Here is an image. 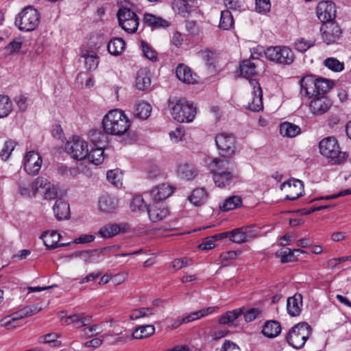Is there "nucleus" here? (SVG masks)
Masks as SVG:
<instances>
[{
	"label": "nucleus",
	"instance_id": "6",
	"mask_svg": "<svg viewBox=\"0 0 351 351\" xmlns=\"http://www.w3.org/2000/svg\"><path fill=\"white\" fill-rule=\"evenodd\" d=\"M312 331L311 326L307 322H300L289 330L286 339L291 346L300 349L304 347Z\"/></svg>",
	"mask_w": 351,
	"mask_h": 351
},
{
	"label": "nucleus",
	"instance_id": "10",
	"mask_svg": "<svg viewBox=\"0 0 351 351\" xmlns=\"http://www.w3.org/2000/svg\"><path fill=\"white\" fill-rule=\"evenodd\" d=\"M258 232L251 226H243L230 231V240L233 243H243L255 239Z\"/></svg>",
	"mask_w": 351,
	"mask_h": 351
},
{
	"label": "nucleus",
	"instance_id": "58",
	"mask_svg": "<svg viewBox=\"0 0 351 351\" xmlns=\"http://www.w3.org/2000/svg\"><path fill=\"white\" fill-rule=\"evenodd\" d=\"M256 10L261 14H266L271 9L269 0H256Z\"/></svg>",
	"mask_w": 351,
	"mask_h": 351
},
{
	"label": "nucleus",
	"instance_id": "63",
	"mask_svg": "<svg viewBox=\"0 0 351 351\" xmlns=\"http://www.w3.org/2000/svg\"><path fill=\"white\" fill-rule=\"evenodd\" d=\"M215 246V241L213 237L205 238L201 244L199 245V248L204 250L213 249Z\"/></svg>",
	"mask_w": 351,
	"mask_h": 351
},
{
	"label": "nucleus",
	"instance_id": "9",
	"mask_svg": "<svg viewBox=\"0 0 351 351\" xmlns=\"http://www.w3.org/2000/svg\"><path fill=\"white\" fill-rule=\"evenodd\" d=\"M65 149L72 158L79 160L86 158L88 155V145L79 136H73L72 140L68 141Z\"/></svg>",
	"mask_w": 351,
	"mask_h": 351
},
{
	"label": "nucleus",
	"instance_id": "12",
	"mask_svg": "<svg viewBox=\"0 0 351 351\" xmlns=\"http://www.w3.org/2000/svg\"><path fill=\"white\" fill-rule=\"evenodd\" d=\"M317 18L324 24L332 23L336 16L335 4L330 1H321L316 8Z\"/></svg>",
	"mask_w": 351,
	"mask_h": 351
},
{
	"label": "nucleus",
	"instance_id": "35",
	"mask_svg": "<svg viewBox=\"0 0 351 351\" xmlns=\"http://www.w3.org/2000/svg\"><path fill=\"white\" fill-rule=\"evenodd\" d=\"M155 332V327L154 325L147 324L141 326L135 329L132 333V338L136 339H141L148 337L153 335Z\"/></svg>",
	"mask_w": 351,
	"mask_h": 351
},
{
	"label": "nucleus",
	"instance_id": "8",
	"mask_svg": "<svg viewBox=\"0 0 351 351\" xmlns=\"http://www.w3.org/2000/svg\"><path fill=\"white\" fill-rule=\"evenodd\" d=\"M215 144L222 156H232L235 150L234 136L228 133H221L215 136Z\"/></svg>",
	"mask_w": 351,
	"mask_h": 351
},
{
	"label": "nucleus",
	"instance_id": "56",
	"mask_svg": "<svg viewBox=\"0 0 351 351\" xmlns=\"http://www.w3.org/2000/svg\"><path fill=\"white\" fill-rule=\"evenodd\" d=\"M138 18L128 20L125 22L120 23L119 25L128 33H134L138 27L139 22Z\"/></svg>",
	"mask_w": 351,
	"mask_h": 351
},
{
	"label": "nucleus",
	"instance_id": "26",
	"mask_svg": "<svg viewBox=\"0 0 351 351\" xmlns=\"http://www.w3.org/2000/svg\"><path fill=\"white\" fill-rule=\"evenodd\" d=\"M194 0H172L171 6L173 10L182 17H189L191 13V2Z\"/></svg>",
	"mask_w": 351,
	"mask_h": 351
},
{
	"label": "nucleus",
	"instance_id": "62",
	"mask_svg": "<svg viewBox=\"0 0 351 351\" xmlns=\"http://www.w3.org/2000/svg\"><path fill=\"white\" fill-rule=\"evenodd\" d=\"M101 332V327L99 324H95L84 329V335L89 337L97 335Z\"/></svg>",
	"mask_w": 351,
	"mask_h": 351
},
{
	"label": "nucleus",
	"instance_id": "20",
	"mask_svg": "<svg viewBox=\"0 0 351 351\" xmlns=\"http://www.w3.org/2000/svg\"><path fill=\"white\" fill-rule=\"evenodd\" d=\"M301 94L308 97L317 96L316 78L312 75H307L300 81Z\"/></svg>",
	"mask_w": 351,
	"mask_h": 351
},
{
	"label": "nucleus",
	"instance_id": "34",
	"mask_svg": "<svg viewBox=\"0 0 351 351\" xmlns=\"http://www.w3.org/2000/svg\"><path fill=\"white\" fill-rule=\"evenodd\" d=\"M241 198L239 196L233 195L224 199L219 205V208L223 211H229L241 206Z\"/></svg>",
	"mask_w": 351,
	"mask_h": 351
},
{
	"label": "nucleus",
	"instance_id": "3",
	"mask_svg": "<svg viewBox=\"0 0 351 351\" xmlns=\"http://www.w3.org/2000/svg\"><path fill=\"white\" fill-rule=\"evenodd\" d=\"M320 154L332 165H340L348 158V154L342 152L337 140L333 136L323 138L319 143Z\"/></svg>",
	"mask_w": 351,
	"mask_h": 351
},
{
	"label": "nucleus",
	"instance_id": "46",
	"mask_svg": "<svg viewBox=\"0 0 351 351\" xmlns=\"http://www.w3.org/2000/svg\"><path fill=\"white\" fill-rule=\"evenodd\" d=\"M332 86L331 81L326 78H316L317 96L324 95Z\"/></svg>",
	"mask_w": 351,
	"mask_h": 351
},
{
	"label": "nucleus",
	"instance_id": "54",
	"mask_svg": "<svg viewBox=\"0 0 351 351\" xmlns=\"http://www.w3.org/2000/svg\"><path fill=\"white\" fill-rule=\"evenodd\" d=\"M106 133H103L99 130H92L90 132V137L91 141L99 146L104 145L107 141Z\"/></svg>",
	"mask_w": 351,
	"mask_h": 351
},
{
	"label": "nucleus",
	"instance_id": "27",
	"mask_svg": "<svg viewBox=\"0 0 351 351\" xmlns=\"http://www.w3.org/2000/svg\"><path fill=\"white\" fill-rule=\"evenodd\" d=\"M172 193V187L166 183L158 185L150 191V195L155 201L165 199L169 197Z\"/></svg>",
	"mask_w": 351,
	"mask_h": 351
},
{
	"label": "nucleus",
	"instance_id": "55",
	"mask_svg": "<svg viewBox=\"0 0 351 351\" xmlns=\"http://www.w3.org/2000/svg\"><path fill=\"white\" fill-rule=\"evenodd\" d=\"M324 65L335 72L341 71L344 68L343 63L335 58H326L324 60Z\"/></svg>",
	"mask_w": 351,
	"mask_h": 351
},
{
	"label": "nucleus",
	"instance_id": "24",
	"mask_svg": "<svg viewBox=\"0 0 351 351\" xmlns=\"http://www.w3.org/2000/svg\"><path fill=\"white\" fill-rule=\"evenodd\" d=\"M117 199L115 197L109 195H104L101 196L98 201L99 210L106 213L114 211L117 208Z\"/></svg>",
	"mask_w": 351,
	"mask_h": 351
},
{
	"label": "nucleus",
	"instance_id": "2",
	"mask_svg": "<svg viewBox=\"0 0 351 351\" xmlns=\"http://www.w3.org/2000/svg\"><path fill=\"white\" fill-rule=\"evenodd\" d=\"M104 132L108 134L121 135L130 127V121L123 111L115 109L110 110L102 121Z\"/></svg>",
	"mask_w": 351,
	"mask_h": 351
},
{
	"label": "nucleus",
	"instance_id": "14",
	"mask_svg": "<svg viewBox=\"0 0 351 351\" xmlns=\"http://www.w3.org/2000/svg\"><path fill=\"white\" fill-rule=\"evenodd\" d=\"M24 169L28 174H38L42 164L40 156L34 151L28 152L23 160Z\"/></svg>",
	"mask_w": 351,
	"mask_h": 351
},
{
	"label": "nucleus",
	"instance_id": "17",
	"mask_svg": "<svg viewBox=\"0 0 351 351\" xmlns=\"http://www.w3.org/2000/svg\"><path fill=\"white\" fill-rule=\"evenodd\" d=\"M108 250V247H104L89 251H80L76 252L73 256L81 258L86 264L98 263L102 260L103 254Z\"/></svg>",
	"mask_w": 351,
	"mask_h": 351
},
{
	"label": "nucleus",
	"instance_id": "36",
	"mask_svg": "<svg viewBox=\"0 0 351 351\" xmlns=\"http://www.w3.org/2000/svg\"><path fill=\"white\" fill-rule=\"evenodd\" d=\"M143 22L152 27H163L168 26L167 21L160 17L149 13L144 14Z\"/></svg>",
	"mask_w": 351,
	"mask_h": 351
},
{
	"label": "nucleus",
	"instance_id": "60",
	"mask_svg": "<svg viewBox=\"0 0 351 351\" xmlns=\"http://www.w3.org/2000/svg\"><path fill=\"white\" fill-rule=\"evenodd\" d=\"M314 45V42L304 38L297 40L295 43V49L300 52H304Z\"/></svg>",
	"mask_w": 351,
	"mask_h": 351
},
{
	"label": "nucleus",
	"instance_id": "61",
	"mask_svg": "<svg viewBox=\"0 0 351 351\" xmlns=\"http://www.w3.org/2000/svg\"><path fill=\"white\" fill-rule=\"evenodd\" d=\"M185 134L184 130L182 127H178L176 130L172 131L170 132L169 135L172 140L174 141V142L178 143L182 140V138L184 137Z\"/></svg>",
	"mask_w": 351,
	"mask_h": 351
},
{
	"label": "nucleus",
	"instance_id": "31",
	"mask_svg": "<svg viewBox=\"0 0 351 351\" xmlns=\"http://www.w3.org/2000/svg\"><path fill=\"white\" fill-rule=\"evenodd\" d=\"M208 194L204 188L193 190L192 194L188 197L189 202L196 206H199L205 203Z\"/></svg>",
	"mask_w": 351,
	"mask_h": 351
},
{
	"label": "nucleus",
	"instance_id": "59",
	"mask_svg": "<svg viewBox=\"0 0 351 351\" xmlns=\"http://www.w3.org/2000/svg\"><path fill=\"white\" fill-rule=\"evenodd\" d=\"M15 147V143L12 141H6L0 152V156L3 160L8 158Z\"/></svg>",
	"mask_w": 351,
	"mask_h": 351
},
{
	"label": "nucleus",
	"instance_id": "4",
	"mask_svg": "<svg viewBox=\"0 0 351 351\" xmlns=\"http://www.w3.org/2000/svg\"><path fill=\"white\" fill-rule=\"evenodd\" d=\"M40 15L32 6H27L19 12L15 19V25L23 32L34 30L39 25Z\"/></svg>",
	"mask_w": 351,
	"mask_h": 351
},
{
	"label": "nucleus",
	"instance_id": "47",
	"mask_svg": "<svg viewBox=\"0 0 351 351\" xmlns=\"http://www.w3.org/2000/svg\"><path fill=\"white\" fill-rule=\"evenodd\" d=\"M156 311L153 308L142 307L133 310L130 315V318L132 320H135L154 315Z\"/></svg>",
	"mask_w": 351,
	"mask_h": 351
},
{
	"label": "nucleus",
	"instance_id": "51",
	"mask_svg": "<svg viewBox=\"0 0 351 351\" xmlns=\"http://www.w3.org/2000/svg\"><path fill=\"white\" fill-rule=\"evenodd\" d=\"M152 112V106L147 102L143 101L137 104L136 108V116L140 119H147Z\"/></svg>",
	"mask_w": 351,
	"mask_h": 351
},
{
	"label": "nucleus",
	"instance_id": "5",
	"mask_svg": "<svg viewBox=\"0 0 351 351\" xmlns=\"http://www.w3.org/2000/svg\"><path fill=\"white\" fill-rule=\"evenodd\" d=\"M258 55L264 53L265 58L277 64L289 65L295 59L292 50L287 47H269L266 49L258 48L256 49Z\"/></svg>",
	"mask_w": 351,
	"mask_h": 351
},
{
	"label": "nucleus",
	"instance_id": "18",
	"mask_svg": "<svg viewBox=\"0 0 351 351\" xmlns=\"http://www.w3.org/2000/svg\"><path fill=\"white\" fill-rule=\"evenodd\" d=\"M287 186L290 189V194L286 195V199L289 200H295L302 195L304 192L303 182L298 179H293L283 182L280 185V189Z\"/></svg>",
	"mask_w": 351,
	"mask_h": 351
},
{
	"label": "nucleus",
	"instance_id": "42",
	"mask_svg": "<svg viewBox=\"0 0 351 351\" xmlns=\"http://www.w3.org/2000/svg\"><path fill=\"white\" fill-rule=\"evenodd\" d=\"M121 231V228L117 224H107L100 228L99 235L103 238H110L117 235Z\"/></svg>",
	"mask_w": 351,
	"mask_h": 351
},
{
	"label": "nucleus",
	"instance_id": "28",
	"mask_svg": "<svg viewBox=\"0 0 351 351\" xmlns=\"http://www.w3.org/2000/svg\"><path fill=\"white\" fill-rule=\"evenodd\" d=\"M281 332V326L278 322L274 320L267 321L265 323L262 332L269 338L277 337Z\"/></svg>",
	"mask_w": 351,
	"mask_h": 351
},
{
	"label": "nucleus",
	"instance_id": "48",
	"mask_svg": "<svg viewBox=\"0 0 351 351\" xmlns=\"http://www.w3.org/2000/svg\"><path fill=\"white\" fill-rule=\"evenodd\" d=\"M255 69V64L249 60H243L240 65L241 74L247 79L250 78L256 73Z\"/></svg>",
	"mask_w": 351,
	"mask_h": 351
},
{
	"label": "nucleus",
	"instance_id": "44",
	"mask_svg": "<svg viewBox=\"0 0 351 351\" xmlns=\"http://www.w3.org/2000/svg\"><path fill=\"white\" fill-rule=\"evenodd\" d=\"M151 80L144 71H138L135 80V86L140 90H143L150 86Z\"/></svg>",
	"mask_w": 351,
	"mask_h": 351
},
{
	"label": "nucleus",
	"instance_id": "41",
	"mask_svg": "<svg viewBox=\"0 0 351 351\" xmlns=\"http://www.w3.org/2000/svg\"><path fill=\"white\" fill-rule=\"evenodd\" d=\"M234 20L229 10H223L221 12V18L219 27L223 30H228L232 27Z\"/></svg>",
	"mask_w": 351,
	"mask_h": 351
},
{
	"label": "nucleus",
	"instance_id": "45",
	"mask_svg": "<svg viewBox=\"0 0 351 351\" xmlns=\"http://www.w3.org/2000/svg\"><path fill=\"white\" fill-rule=\"evenodd\" d=\"M295 252H306L300 249L291 250L290 248H285L282 250L278 251L277 252V255L280 256L281 262L285 263L295 261Z\"/></svg>",
	"mask_w": 351,
	"mask_h": 351
},
{
	"label": "nucleus",
	"instance_id": "49",
	"mask_svg": "<svg viewBox=\"0 0 351 351\" xmlns=\"http://www.w3.org/2000/svg\"><path fill=\"white\" fill-rule=\"evenodd\" d=\"M178 173L182 178L190 180L195 176L194 167L190 164H182L178 167Z\"/></svg>",
	"mask_w": 351,
	"mask_h": 351
},
{
	"label": "nucleus",
	"instance_id": "40",
	"mask_svg": "<svg viewBox=\"0 0 351 351\" xmlns=\"http://www.w3.org/2000/svg\"><path fill=\"white\" fill-rule=\"evenodd\" d=\"M86 158L95 165H98L101 164L104 159L102 147L98 146L97 147L92 148L90 152L88 151Z\"/></svg>",
	"mask_w": 351,
	"mask_h": 351
},
{
	"label": "nucleus",
	"instance_id": "11",
	"mask_svg": "<svg viewBox=\"0 0 351 351\" xmlns=\"http://www.w3.org/2000/svg\"><path fill=\"white\" fill-rule=\"evenodd\" d=\"M249 84L252 88V98L247 104V108L252 111L258 112L263 108V91L258 82L255 79H250Z\"/></svg>",
	"mask_w": 351,
	"mask_h": 351
},
{
	"label": "nucleus",
	"instance_id": "32",
	"mask_svg": "<svg viewBox=\"0 0 351 351\" xmlns=\"http://www.w3.org/2000/svg\"><path fill=\"white\" fill-rule=\"evenodd\" d=\"M217 308L214 306L208 307L206 308L201 309L199 311L193 312L191 313L189 315L182 318L181 321L179 322L178 325L183 323H188L191 321H193L197 319H199L202 317H204L207 315H209L213 313Z\"/></svg>",
	"mask_w": 351,
	"mask_h": 351
},
{
	"label": "nucleus",
	"instance_id": "16",
	"mask_svg": "<svg viewBox=\"0 0 351 351\" xmlns=\"http://www.w3.org/2000/svg\"><path fill=\"white\" fill-rule=\"evenodd\" d=\"M36 184H38V193L43 194L45 199L52 200L57 197V189L47 179L38 177L36 179Z\"/></svg>",
	"mask_w": 351,
	"mask_h": 351
},
{
	"label": "nucleus",
	"instance_id": "53",
	"mask_svg": "<svg viewBox=\"0 0 351 351\" xmlns=\"http://www.w3.org/2000/svg\"><path fill=\"white\" fill-rule=\"evenodd\" d=\"M130 208L132 211H148L149 209L147 204L145 203L143 198L140 195L136 196L133 198L130 204Z\"/></svg>",
	"mask_w": 351,
	"mask_h": 351
},
{
	"label": "nucleus",
	"instance_id": "25",
	"mask_svg": "<svg viewBox=\"0 0 351 351\" xmlns=\"http://www.w3.org/2000/svg\"><path fill=\"white\" fill-rule=\"evenodd\" d=\"M177 77L186 84H193L196 82V75L193 74L189 67L184 64H179L176 70Z\"/></svg>",
	"mask_w": 351,
	"mask_h": 351
},
{
	"label": "nucleus",
	"instance_id": "15",
	"mask_svg": "<svg viewBox=\"0 0 351 351\" xmlns=\"http://www.w3.org/2000/svg\"><path fill=\"white\" fill-rule=\"evenodd\" d=\"M330 106L331 102L325 95L314 97L308 105L310 112L316 116L324 114Z\"/></svg>",
	"mask_w": 351,
	"mask_h": 351
},
{
	"label": "nucleus",
	"instance_id": "19",
	"mask_svg": "<svg viewBox=\"0 0 351 351\" xmlns=\"http://www.w3.org/2000/svg\"><path fill=\"white\" fill-rule=\"evenodd\" d=\"M62 324H72L74 328H80L89 324L91 322V317L85 316L83 313H77L66 317H61Z\"/></svg>",
	"mask_w": 351,
	"mask_h": 351
},
{
	"label": "nucleus",
	"instance_id": "37",
	"mask_svg": "<svg viewBox=\"0 0 351 351\" xmlns=\"http://www.w3.org/2000/svg\"><path fill=\"white\" fill-rule=\"evenodd\" d=\"M243 313L241 308L234 309L232 311H228L223 314L220 317L219 322L220 324L232 325L234 320H236Z\"/></svg>",
	"mask_w": 351,
	"mask_h": 351
},
{
	"label": "nucleus",
	"instance_id": "50",
	"mask_svg": "<svg viewBox=\"0 0 351 351\" xmlns=\"http://www.w3.org/2000/svg\"><path fill=\"white\" fill-rule=\"evenodd\" d=\"M106 178L110 183L117 187L122 185L123 175L119 169L108 171L106 174Z\"/></svg>",
	"mask_w": 351,
	"mask_h": 351
},
{
	"label": "nucleus",
	"instance_id": "43",
	"mask_svg": "<svg viewBox=\"0 0 351 351\" xmlns=\"http://www.w3.org/2000/svg\"><path fill=\"white\" fill-rule=\"evenodd\" d=\"M12 110V104L8 96L0 95V119L8 117Z\"/></svg>",
	"mask_w": 351,
	"mask_h": 351
},
{
	"label": "nucleus",
	"instance_id": "23",
	"mask_svg": "<svg viewBox=\"0 0 351 351\" xmlns=\"http://www.w3.org/2000/svg\"><path fill=\"white\" fill-rule=\"evenodd\" d=\"M53 210L57 220L66 219L70 216V208L68 202L62 199L56 200Z\"/></svg>",
	"mask_w": 351,
	"mask_h": 351
},
{
	"label": "nucleus",
	"instance_id": "30",
	"mask_svg": "<svg viewBox=\"0 0 351 351\" xmlns=\"http://www.w3.org/2000/svg\"><path fill=\"white\" fill-rule=\"evenodd\" d=\"M18 192L23 197H34L36 193H38V184H36V180L29 184L21 182L19 185Z\"/></svg>",
	"mask_w": 351,
	"mask_h": 351
},
{
	"label": "nucleus",
	"instance_id": "1",
	"mask_svg": "<svg viewBox=\"0 0 351 351\" xmlns=\"http://www.w3.org/2000/svg\"><path fill=\"white\" fill-rule=\"evenodd\" d=\"M213 173V180L219 188L229 186L236 178L234 167L228 160L215 158L208 163Z\"/></svg>",
	"mask_w": 351,
	"mask_h": 351
},
{
	"label": "nucleus",
	"instance_id": "13",
	"mask_svg": "<svg viewBox=\"0 0 351 351\" xmlns=\"http://www.w3.org/2000/svg\"><path fill=\"white\" fill-rule=\"evenodd\" d=\"M321 31L322 32V38L327 45L337 43L342 33L340 27L334 22L323 25Z\"/></svg>",
	"mask_w": 351,
	"mask_h": 351
},
{
	"label": "nucleus",
	"instance_id": "38",
	"mask_svg": "<svg viewBox=\"0 0 351 351\" xmlns=\"http://www.w3.org/2000/svg\"><path fill=\"white\" fill-rule=\"evenodd\" d=\"M125 47V42L121 38H114L108 44V50L114 56L119 55Z\"/></svg>",
	"mask_w": 351,
	"mask_h": 351
},
{
	"label": "nucleus",
	"instance_id": "52",
	"mask_svg": "<svg viewBox=\"0 0 351 351\" xmlns=\"http://www.w3.org/2000/svg\"><path fill=\"white\" fill-rule=\"evenodd\" d=\"M138 17L135 12L127 8H120L117 12L119 23Z\"/></svg>",
	"mask_w": 351,
	"mask_h": 351
},
{
	"label": "nucleus",
	"instance_id": "29",
	"mask_svg": "<svg viewBox=\"0 0 351 351\" xmlns=\"http://www.w3.org/2000/svg\"><path fill=\"white\" fill-rule=\"evenodd\" d=\"M84 59L85 67L88 71H94L99 64V58L95 52L90 51H82L80 55Z\"/></svg>",
	"mask_w": 351,
	"mask_h": 351
},
{
	"label": "nucleus",
	"instance_id": "57",
	"mask_svg": "<svg viewBox=\"0 0 351 351\" xmlns=\"http://www.w3.org/2000/svg\"><path fill=\"white\" fill-rule=\"evenodd\" d=\"M141 47L145 57L152 61L156 60V52L146 42L141 41Z\"/></svg>",
	"mask_w": 351,
	"mask_h": 351
},
{
	"label": "nucleus",
	"instance_id": "22",
	"mask_svg": "<svg viewBox=\"0 0 351 351\" xmlns=\"http://www.w3.org/2000/svg\"><path fill=\"white\" fill-rule=\"evenodd\" d=\"M302 307V295L300 293H295L293 296L289 297L287 302V310L291 317L300 315Z\"/></svg>",
	"mask_w": 351,
	"mask_h": 351
},
{
	"label": "nucleus",
	"instance_id": "33",
	"mask_svg": "<svg viewBox=\"0 0 351 351\" xmlns=\"http://www.w3.org/2000/svg\"><path fill=\"white\" fill-rule=\"evenodd\" d=\"M300 128L289 122H284L280 124V132L283 136L295 137L300 133Z\"/></svg>",
	"mask_w": 351,
	"mask_h": 351
},
{
	"label": "nucleus",
	"instance_id": "64",
	"mask_svg": "<svg viewBox=\"0 0 351 351\" xmlns=\"http://www.w3.org/2000/svg\"><path fill=\"white\" fill-rule=\"evenodd\" d=\"M351 261V256H341L339 258H334L332 259H330L328 261V267H330L332 268L335 267L338 264H340L341 263Z\"/></svg>",
	"mask_w": 351,
	"mask_h": 351
},
{
	"label": "nucleus",
	"instance_id": "7",
	"mask_svg": "<svg viewBox=\"0 0 351 351\" xmlns=\"http://www.w3.org/2000/svg\"><path fill=\"white\" fill-rule=\"evenodd\" d=\"M195 114V108L184 98L178 99L171 109L173 118L181 123L193 121Z\"/></svg>",
	"mask_w": 351,
	"mask_h": 351
},
{
	"label": "nucleus",
	"instance_id": "21",
	"mask_svg": "<svg viewBox=\"0 0 351 351\" xmlns=\"http://www.w3.org/2000/svg\"><path fill=\"white\" fill-rule=\"evenodd\" d=\"M149 219L153 222L162 220L168 216L169 212L168 208L162 203H154L148 209Z\"/></svg>",
	"mask_w": 351,
	"mask_h": 351
},
{
	"label": "nucleus",
	"instance_id": "39",
	"mask_svg": "<svg viewBox=\"0 0 351 351\" xmlns=\"http://www.w3.org/2000/svg\"><path fill=\"white\" fill-rule=\"evenodd\" d=\"M23 44V38L21 37L15 38L4 48L0 50V53H3L5 56L18 53L21 48Z\"/></svg>",
	"mask_w": 351,
	"mask_h": 351
}]
</instances>
